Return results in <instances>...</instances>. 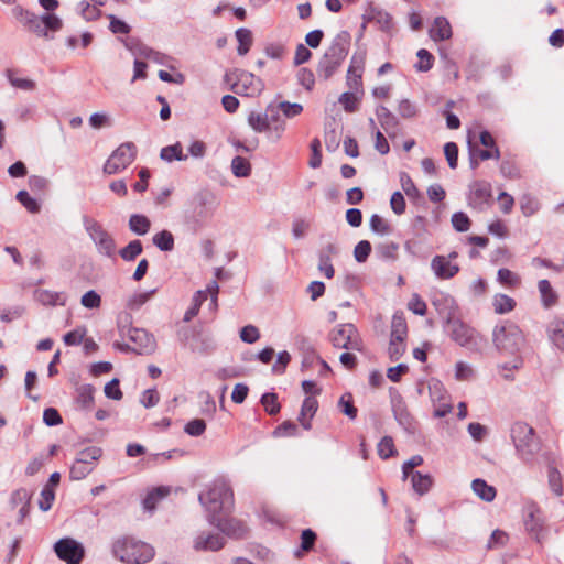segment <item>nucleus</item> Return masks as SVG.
<instances>
[{
  "label": "nucleus",
  "instance_id": "52",
  "mask_svg": "<svg viewBox=\"0 0 564 564\" xmlns=\"http://www.w3.org/2000/svg\"><path fill=\"white\" fill-rule=\"evenodd\" d=\"M394 443L392 437L384 436L378 444V454L381 458L388 459L395 454Z\"/></svg>",
  "mask_w": 564,
  "mask_h": 564
},
{
  "label": "nucleus",
  "instance_id": "53",
  "mask_svg": "<svg viewBox=\"0 0 564 564\" xmlns=\"http://www.w3.org/2000/svg\"><path fill=\"white\" fill-rule=\"evenodd\" d=\"M416 56L419 57V63L415 65L417 70L427 72L432 68L434 57L429 51L421 48Z\"/></svg>",
  "mask_w": 564,
  "mask_h": 564
},
{
  "label": "nucleus",
  "instance_id": "36",
  "mask_svg": "<svg viewBox=\"0 0 564 564\" xmlns=\"http://www.w3.org/2000/svg\"><path fill=\"white\" fill-rule=\"evenodd\" d=\"M102 449L97 446H89L77 453L76 459L86 465L96 466V462L101 457Z\"/></svg>",
  "mask_w": 564,
  "mask_h": 564
},
{
  "label": "nucleus",
  "instance_id": "60",
  "mask_svg": "<svg viewBox=\"0 0 564 564\" xmlns=\"http://www.w3.org/2000/svg\"><path fill=\"white\" fill-rule=\"evenodd\" d=\"M452 224L453 227L459 232H465L470 227V220L468 216L463 212H457L452 216Z\"/></svg>",
  "mask_w": 564,
  "mask_h": 564
},
{
  "label": "nucleus",
  "instance_id": "12",
  "mask_svg": "<svg viewBox=\"0 0 564 564\" xmlns=\"http://www.w3.org/2000/svg\"><path fill=\"white\" fill-rule=\"evenodd\" d=\"M137 156V147L132 142L120 144L104 165L107 174H117L128 167Z\"/></svg>",
  "mask_w": 564,
  "mask_h": 564
},
{
  "label": "nucleus",
  "instance_id": "23",
  "mask_svg": "<svg viewBox=\"0 0 564 564\" xmlns=\"http://www.w3.org/2000/svg\"><path fill=\"white\" fill-rule=\"evenodd\" d=\"M430 36L433 41H444L452 36V28L446 18H435L433 25L430 29Z\"/></svg>",
  "mask_w": 564,
  "mask_h": 564
},
{
  "label": "nucleus",
  "instance_id": "47",
  "mask_svg": "<svg viewBox=\"0 0 564 564\" xmlns=\"http://www.w3.org/2000/svg\"><path fill=\"white\" fill-rule=\"evenodd\" d=\"M275 107L286 118H294L303 111V106L299 102L281 101Z\"/></svg>",
  "mask_w": 564,
  "mask_h": 564
},
{
  "label": "nucleus",
  "instance_id": "25",
  "mask_svg": "<svg viewBox=\"0 0 564 564\" xmlns=\"http://www.w3.org/2000/svg\"><path fill=\"white\" fill-rule=\"evenodd\" d=\"M550 340L561 350L564 351V321L553 319L547 326Z\"/></svg>",
  "mask_w": 564,
  "mask_h": 564
},
{
  "label": "nucleus",
  "instance_id": "31",
  "mask_svg": "<svg viewBox=\"0 0 564 564\" xmlns=\"http://www.w3.org/2000/svg\"><path fill=\"white\" fill-rule=\"evenodd\" d=\"M511 361L502 362L498 365L501 377L508 381L514 379L513 371L519 370L523 366V359L521 356H511Z\"/></svg>",
  "mask_w": 564,
  "mask_h": 564
},
{
  "label": "nucleus",
  "instance_id": "56",
  "mask_svg": "<svg viewBox=\"0 0 564 564\" xmlns=\"http://www.w3.org/2000/svg\"><path fill=\"white\" fill-rule=\"evenodd\" d=\"M405 343L404 340H394L390 338L388 354L392 361L399 360L405 351Z\"/></svg>",
  "mask_w": 564,
  "mask_h": 564
},
{
  "label": "nucleus",
  "instance_id": "30",
  "mask_svg": "<svg viewBox=\"0 0 564 564\" xmlns=\"http://www.w3.org/2000/svg\"><path fill=\"white\" fill-rule=\"evenodd\" d=\"M411 482L414 491L422 496L431 489L433 479L430 475H423L420 471H415L412 473Z\"/></svg>",
  "mask_w": 564,
  "mask_h": 564
},
{
  "label": "nucleus",
  "instance_id": "51",
  "mask_svg": "<svg viewBox=\"0 0 564 564\" xmlns=\"http://www.w3.org/2000/svg\"><path fill=\"white\" fill-rule=\"evenodd\" d=\"M8 79L13 87L19 88L24 91H32L36 87V84L34 80L29 79V78H20L18 76H15L13 73L8 74Z\"/></svg>",
  "mask_w": 564,
  "mask_h": 564
},
{
  "label": "nucleus",
  "instance_id": "28",
  "mask_svg": "<svg viewBox=\"0 0 564 564\" xmlns=\"http://www.w3.org/2000/svg\"><path fill=\"white\" fill-rule=\"evenodd\" d=\"M151 227L150 219L140 214H133L129 218V229L139 236H144L149 232Z\"/></svg>",
  "mask_w": 564,
  "mask_h": 564
},
{
  "label": "nucleus",
  "instance_id": "59",
  "mask_svg": "<svg viewBox=\"0 0 564 564\" xmlns=\"http://www.w3.org/2000/svg\"><path fill=\"white\" fill-rule=\"evenodd\" d=\"M520 208L524 216H531L539 209V203L530 195H523L520 200Z\"/></svg>",
  "mask_w": 564,
  "mask_h": 564
},
{
  "label": "nucleus",
  "instance_id": "20",
  "mask_svg": "<svg viewBox=\"0 0 564 564\" xmlns=\"http://www.w3.org/2000/svg\"><path fill=\"white\" fill-rule=\"evenodd\" d=\"M34 299L44 306H64L66 304L67 296L63 292L40 289L34 291Z\"/></svg>",
  "mask_w": 564,
  "mask_h": 564
},
{
  "label": "nucleus",
  "instance_id": "37",
  "mask_svg": "<svg viewBox=\"0 0 564 564\" xmlns=\"http://www.w3.org/2000/svg\"><path fill=\"white\" fill-rule=\"evenodd\" d=\"M408 336L406 322L402 316L393 315L391 322V334L390 338L394 340H405Z\"/></svg>",
  "mask_w": 564,
  "mask_h": 564
},
{
  "label": "nucleus",
  "instance_id": "19",
  "mask_svg": "<svg viewBox=\"0 0 564 564\" xmlns=\"http://www.w3.org/2000/svg\"><path fill=\"white\" fill-rule=\"evenodd\" d=\"M224 546V539L220 534L197 535L194 540V547L197 551H218Z\"/></svg>",
  "mask_w": 564,
  "mask_h": 564
},
{
  "label": "nucleus",
  "instance_id": "58",
  "mask_svg": "<svg viewBox=\"0 0 564 564\" xmlns=\"http://www.w3.org/2000/svg\"><path fill=\"white\" fill-rule=\"evenodd\" d=\"M261 403L264 410L271 415L280 411V404L275 393H264L261 398Z\"/></svg>",
  "mask_w": 564,
  "mask_h": 564
},
{
  "label": "nucleus",
  "instance_id": "63",
  "mask_svg": "<svg viewBox=\"0 0 564 564\" xmlns=\"http://www.w3.org/2000/svg\"><path fill=\"white\" fill-rule=\"evenodd\" d=\"M55 494L54 490L46 485L41 491V499L39 501V507L42 511H47L51 509L52 503L54 501Z\"/></svg>",
  "mask_w": 564,
  "mask_h": 564
},
{
  "label": "nucleus",
  "instance_id": "14",
  "mask_svg": "<svg viewBox=\"0 0 564 564\" xmlns=\"http://www.w3.org/2000/svg\"><path fill=\"white\" fill-rule=\"evenodd\" d=\"M263 88L264 84L262 79L245 70L236 74V80L231 85V89L235 94L251 97L259 95Z\"/></svg>",
  "mask_w": 564,
  "mask_h": 564
},
{
  "label": "nucleus",
  "instance_id": "46",
  "mask_svg": "<svg viewBox=\"0 0 564 564\" xmlns=\"http://www.w3.org/2000/svg\"><path fill=\"white\" fill-rule=\"evenodd\" d=\"M338 406L341 412L347 415L350 420L357 417V408L354 405L351 393H345L338 401Z\"/></svg>",
  "mask_w": 564,
  "mask_h": 564
},
{
  "label": "nucleus",
  "instance_id": "44",
  "mask_svg": "<svg viewBox=\"0 0 564 564\" xmlns=\"http://www.w3.org/2000/svg\"><path fill=\"white\" fill-rule=\"evenodd\" d=\"M94 470V465H86L75 458L70 466L69 477L73 480H82Z\"/></svg>",
  "mask_w": 564,
  "mask_h": 564
},
{
  "label": "nucleus",
  "instance_id": "34",
  "mask_svg": "<svg viewBox=\"0 0 564 564\" xmlns=\"http://www.w3.org/2000/svg\"><path fill=\"white\" fill-rule=\"evenodd\" d=\"M160 158L166 162H172L173 160L185 161L188 155L183 153L181 143L176 142L175 144L162 148Z\"/></svg>",
  "mask_w": 564,
  "mask_h": 564
},
{
  "label": "nucleus",
  "instance_id": "6",
  "mask_svg": "<svg viewBox=\"0 0 564 564\" xmlns=\"http://www.w3.org/2000/svg\"><path fill=\"white\" fill-rule=\"evenodd\" d=\"M17 18L29 31L48 40L53 39L50 32H57L63 28L62 19L54 13L37 15L31 11L18 9Z\"/></svg>",
  "mask_w": 564,
  "mask_h": 564
},
{
  "label": "nucleus",
  "instance_id": "21",
  "mask_svg": "<svg viewBox=\"0 0 564 564\" xmlns=\"http://www.w3.org/2000/svg\"><path fill=\"white\" fill-rule=\"evenodd\" d=\"M268 113L270 119L269 131H271L273 139L278 141L282 138L286 129V122L281 118V112L279 109L273 105L268 106Z\"/></svg>",
  "mask_w": 564,
  "mask_h": 564
},
{
  "label": "nucleus",
  "instance_id": "11",
  "mask_svg": "<svg viewBox=\"0 0 564 564\" xmlns=\"http://www.w3.org/2000/svg\"><path fill=\"white\" fill-rule=\"evenodd\" d=\"M329 340L335 348L346 350H362V340L354 324L346 323L337 325L329 333Z\"/></svg>",
  "mask_w": 564,
  "mask_h": 564
},
{
  "label": "nucleus",
  "instance_id": "24",
  "mask_svg": "<svg viewBox=\"0 0 564 564\" xmlns=\"http://www.w3.org/2000/svg\"><path fill=\"white\" fill-rule=\"evenodd\" d=\"M95 388L91 384H82L76 389V403L85 411H88L94 405Z\"/></svg>",
  "mask_w": 564,
  "mask_h": 564
},
{
  "label": "nucleus",
  "instance_id": "35",
  "mask_svg": "<svg viewBox=\"0 0 564 564\" xmlns=\"http://www.w3.org/2000/svg\"><path fill=\"white\" fill-rule=\"evenodd\" d=\"M235 35L239 44L237 48L238 54L241 56L246 55L253 42L251 31L246 28H240L236 31Z\"/></svg>",
  "mask_w": 564,
  "mask_h": 564
},
{
  "label": "nucleus",
  "instance_id": "41",
  "mask_svg": "<svg viewBox=\"0 0 564 564\" xmlns=\"http://www.w3.org/2000/svg\"><path fill=\"white\" fill-rule=\"evenodd\" d=\"M169 494V490L163 487L151 490L143 499V508L148 511H153L156 503Z\"/></svg>",
  "mask_w": 564,
  "mask_h": 564
},
{
  "label": "nucleus",
  "instance_id": "18",
  "mask_svg": "<svg viewBox=\"0 0 564 564\" xmlns=\"http://www.w3.org/2000/svg\"><path fill=\"white\" fill-rule=\"evenodd\" d=\"M491 197V188L488 183L476 182L470 187L469 204L477 209H482Z\"/></svg>",
  "mask_w": 564,
  "mask_h": 564
},
{
  "label": "nucleus",
  "instance_id": "2",
  "mask_svg": "<svg viewBox=\"0 0 564 564\" xmlns=\"http://www.w3.org/2000/svg\"><path fill=\"white\" fill-rule=\"evenodd\" d=\"M200 505L207 512L209 523H216L217 518L227 513L234 506V494L225 481H215L198 496Z\"/></svg>",
  "mask_w": 564,
  "mask_h": 564
},
{
  "label": "nucleus",
  "instance_id": "29",
  "mask_svg": "<svg viewBox=\"0 0 564 564\" xmlns=\"http://www.w3.org/2000/svg\"><path fill=\"white\" fill-rule=\"evenodd\" d=\"M377 118L380 126L390 133L391 130H395L398 127V119L395 116L384 106L377 108Z\"/></svg>",
  "mask_w": 564,
  "mask_h": 564
},
{
  "label": "nucleus",
  "instance_id": "40",
  "mask_svg": "<svg viewBox=\"0 0 564 564\" xmlns=\"http://www.w3.org/2000/svg\"><path fill=\"white\" fill-rule=\"evenodd\" d=\"M492 305L497 314H506L514 308L516 302L506 294H497L494 297Z\"/></svg>",
  "mask_w": 564,
  "mask_h": 564
},
{
  "label": "nucleus",
  "instance_id": "7",
  "mask_svg": "<svg viewBox=\"0 0 564 564\" xmlns=\"http://www.w3.org/2000/svg\"><path fill=\"white\" fill-rule=\"evenodd\" d=\"M522 523L525 533L536 543L542 544L549 535V524L541 507L528 500L522 507Z\"/></svg>",
  "mask_w": 564,
  "mask_h": 564
},
{
  "label": "nucleus",
  "instance_id": "55",
  "mask_svg": "<svg viewBox=\"0 0 564 564\" xmlns=\"http://www.w3.org/2000/svg\"><path fill=\"white\" fill-rule=\"evenodd\" d=\"M17 199L30 212V213H39L40 205L39 203L32 198L26 191H20L17 194Z\"/></svg>",
  "mask_w": 564,
  "mask_h": 564
},
{
  "label": "nucleus",
  "instance_id": "17",
  "mask_svg": "<svg viewBox=\"0 0 564 564\" xmlns=\"http://www.w3.org/2000/svg\"><path fill=\"white\" fill-rule=\"evenodd\" d=\"M212 524L228 536L241 538L247 532V528L241 521L227 517V513L217 518L216 523Z\"/></svg>",
  "mask_w": 564,
  "mask_h": 564
},
{
  "label": "nucleus",
  "instance_id": "43",
  "mask_svg": "<svg viewBox=\"0 0 564 564\" xmlns=\"http://www.w3.org/2000/svg\"><path fill=\"white\" fill-rule=\"evenodd\" d=\"M143 251L140 240L130 241L124 248L119 251L120 257L124 261H133Z\"/></svg>",
  "mask_w": 564,
  "mask_h": 564
},
{
  "label": "nucleus",
  "instance_id": "48",
  "mask_svg": "<svg viewBox=\"0 0 564 564\" xmlns=\"http://www.w3.org/2000/svg\"><path fill=\"white\" fill-rule=\"evenodd\" d=\"M97 7L98 6H96L95 3H94V6H90L89 2L82 1L78 3L77 9H78L80 15L86 21H93V20H97L101 15V11Z\"/></svg>",
  "mask_w": 564,
  "mask_h": 564
},
{
  "label": "nucleus",
  "instance_id": "26",
  "mask_svg": "<svg viewBox=\"0 0 564 564\" xmlns=\"http://www.w3.org/2000/svg\"><path fill=\"white\" fill-rule=\"evenodd\" d=\"M248 124L258 133H262L269 131L270 129V119L268 109L265 112H256L252 111L248 116Z\"/></svg>",
  "mask_w": 564,
  "mask_h": 564
},
{
  "label": "nucleus",
  "instance_id": "45",
  "mask_svg": "<svg viewBox=\"0 0 564 564\" xmlns=\"http://www.w3.org/2000/svg\"><path fill=\"white\" fill-rule=\"evenodd\" d=\"M370 229L381 236L389 235L391 227L389 223L378 214H373L369 220Z\"/></svg>",
  "mask_w": 564,
  "mask_h": 564
},
{
  "label": "nucleus",
  "instance_id": "16",
  "mask_svg": "<svg viewBox=\"0 0 564 564\" xmlns=\"http://www.w3.org/2000/svg\"><path fill=\"white\" fill-rule=\"evenodd\" d=\"M217 207L216 197L209 192H202L195 197L194 214L199 220L209 218Z\"/></svg>",
  "mask_w": 564,
  "mask_h": 564
},
{
  "label": "nucleus",
  "instance_id": "13",
  "mask_svg": "<svg viewBox=\"0 0 564 564\" xmlns=\"http://www.w3.org/2000/svg\"><path fill=\"white\" fill-rule=\"evenodd\" d=\"M57 557L67 564H79L85 555L84 546L72 538H63L54 544Z\"/></svg>",
  "mask_w": 564,
  "mask_h": 564
},
{
  "label": "nucleus",
  "instance_id": "8",
  "mask_svg": "<svg viewBox=\"0 0 564 564\" xmlns=\"http://www.w3.org/2000/svg\"><path fill=\"white\" fill-rule=\"evenodd\" d=\"M511 440L521 459L528 462L540 451L535 431L525 422H514L510 430Z\"/></svg>",
  "mask_w": 564,
  "mask_h": 564
},
{
  "label": "nucleus",
  "instance_id": "32",
  "mask_svg": "<svg viewBox=\"0 0 564 564\" xmlns=\"http://www.w3.org/2000/svg\"><path fill=\"white\" fill-rule=\"evenodd\" d=\"M127 47L137 58L144 57L148 59H153L155 62L160 61L161 54L142 43H127Z\"/></svg>",
  "mask_w": 564,
  "mask_h": 564
},
{
  "label": "nucleus",
  "instance_id": "10",
  "mask_svg": "<svg viewBox=\"0 0 564 564\" xmlns=\"http://www.w3.org/2000/svg\"><path fill=\"white\" fill-rule=\"evenodd\" d=\"M127 322L129 316L127 314L120 316L118 321V329L121 337H127L132 341L135 347L133 350L139 354H150L155 348V339L145 329L130 327L127 329Z\"/></svg>",
  "mask_w": 564,
  "mask_h": 564
},
{
  "label": "nucleus",
  "instance_id": "4",
  "mask_svg": "<svg viewBox=\"0 0 564 564\" xmlns=\"http://www.w3.org/2000/svg\"><path fill=\"white\" fill-rule=\"evenodd\" d=\"M350 34L347 31L339 32L321 58L317 73L328 79L338 69L346 58L350 47Z\"/></svg>",
  "mask_w": 564,
  "mask_h": 564
},
{
  "label": "nucleus",
  "instance_id": "50",
  "mask_svg": "<svg viewBox=\"0 0 564 564\" xmlns=\"http://www.w3.org/2000/svg\"><path fill=\"white\" fill-rule=\"evenodd\" d=\"M509 541V534L500 529H496L487 543L488 549H498L505 546Z\"/></svg>",
  "mask_w": 564,
  "mask_h": 564
},
{
  "label": "nucleus",
  "instance_id": "27",
  "mask_svg": "<svg viewBox=\"0 0 564 564\" xmlns=\"http://www.w3.org/2000/svg\"><path fill=\"white\" fill-rule=\"evenodd\" d=\"M471 488L475 495L484 501L490 502L496 497L495 487L488 485L484 479L477 478L473 480Z\"/></svg>",
  "mask_w": 564,
  "mask_h": 564
},
{
  "label": "nucleus",
  "instance_id": "49",
  "mask_svg": "<svg viewBox=\"0 0 564 564\" xmlns=\"http://www.w3.org/2000/svg\"><path fill=\"white\" fill-rule=\"evenodd\" d=\"M475 377V370L474 368L464 362L458 361L455 365V379L458 381H469Z\"/></svg>",
  "mask_w": 564,
  "mask_h": 564
},
{
  "label": "nucleus",
  "instance_id": "3",
  "mask_svg": "<svg viewBox=\"0 0 564 564\" xmlns=\"http://www.w3.org/2000/svg\"><path fill=\"white\" fill-rule=\"evenodd\" d=\"M112 554L126 564H145L153 558L154 549L145 542L124 535L113 541Z\"/></svg>",
  "mask_w": 564,
  "mask_h": 564
},
{
  "label": "nucleus",
  "instance_id": "54",
  "mask_svg": "<svg viewBox=\"0 0 564 564\" xmlns=\"http://www.w3.org/2000/svg\"><path fill=\"white\" fill-rule=\"evenodd\" d=\"M80 304L89 310L99 308L101 305V297L96 291L90 290L82 296Z\"/></svg>",
  "mask_w": 564,
  "mask_h": 564
},
{
  "label": "nucleus",
  "instance_id": "9",
  "mask_svg": "<svg viewBox=\"0 0 564 564\" xmlns=\"http://www.w3.org/2000/svg\"><path fill=\"white\" fill-rule=\"evenodd\" d=\"M83 225L97 251L106 257H112L116 251V242L110 234L96 219L88 216L83 217Z\"/></svg>",
  "mask_w": 564,
  "mask_h": 564
},
{
  "label": "nucleus",
  "instance_id": "39",
  "mask_svg": "<svg viewBox=\"0 0 564 564\" xmlns=\"http://www.w3.org/2000/svg\"><path fill=\"white\" fill-rule=\"evenodd\" d=\"M152 241L161 251H171L174 248V237L169 230L155 234Z\"/></svg>",
  "mask_w": 564,
  "mask_h": 564
},
{
  "label": "nucleus",
  "instance_id": "62",
  "mask_svg": "<svg viewBox=\"0 0 564 564\" xmlns=\"http://www.w3.org/2000/svg\"><path fill=\"white\" fill-rule=\"evenodd\" d=\"M104 392L107 398L116 401L121 400L123 397L122 391L119 388V380L117 378H113L108 383H106Z\"/></svg>",
  "mask_w": 564,
  "mask_h": 564
},
{
  "label": "nucleus",
  "instance_id": "1",
  "mask_svg": "<svg viewBox=\"0 0 564 564\" xmlns=\"http://www.w3.org/2000/svg\"><path fill=\"white\" fill-rule=\"evenodd\" d=\"M443 301L446 312L440 307L438 299L433 300V305L445 316L451 338L462 347L471 351H480L486 344L485 338L462 321L454 318L452 310L454 308L455 301L453 297L443 296Z\"/></svg>",
  "mask_w": 564,
  "mask_h": 564
},
{
  "label": "nucleus",
  "instance_id": "57",
  "mask_svg": "<svg viewBox=\"0 0 564 564\" xmlns=\"http://www.w3.org/2000/svg\"><path fill=\"white\" fill-rule=\"evenodd\" d=\"M357 55H354L351 59V64L348 68V83L350 84L354 82L355 84L358 83V80L361 78V67H362V58L356 57Z\"/></svg>",
  "mask_w": 564,
  "mask_h": 564
},
{
  "label": "nucleus",
  "instance_id": "15",
  "mask_svg": "<svg viewBox=\"0 0 564 564\" xmlns=\"http://www.w3.org/2000/svg\"><path fill=\"white\" fill-rule=\"evenodd\" d=\"M431 269L441 280L452 279L459 272V265L449 261L445 256H435L431 261Z\"/></svg>",
  "mask_w": 564,
  "mask_h": 564
},
{
  "label": "nucleus",
  "instance_id": "61",
  "mask_svg": "<svg viewBox=\"0 0 564 564\" xmlns=\"http://www.w3.org/2000/svg\"><path fill=\"white\" fill-rule=\"evenodd\" d=\"M371 252V245L368 240L359 241L354 250V257L357 262H365Z\"/></svg>",
  "mask_w": 564,
  "mask_h": 564
},
{
  "label": "nucleus",
  "instance_id": "38",
  "mask_svg": "<svg viewBox=\"0 0 564 564\" xmlns=\"http://www.w3.org/2000/svg\"><path fill=\"white\" fill-rule=\"evenodd\" d=\"M543 305L547 308L553 306L557 301V295L552 289L551 283L547 280H541L538 284Z\"/></svg>",
  "mask_w": 564,
  "mask_h": 564
},
{
  "label": "nucleus",
  "instance_id": "64",
  "mask_svg": "<svg viewBox=\"0 0 564 564\" xmlns=\"http://www.w3.org/2000/svg\"><path fill=\"white\" fill-rule=\"evenodd\" d=\"M400 182L402 189L409 197H416L419 195V189L408 173H400Z\"/></svg>",
  "mask_w": 564,
  "mask_h": 564
},
{
  "label": "nucleus",
  "instance_id": "42",
  "mask_svg": "<svg viewBox=\"0 0 564 564\" xmlns=\"http://www.w3.org/2000/svg\"><path fill=\"white\" fill-rule=\"evenodd\" d=\"M231 171L237 177H247L251 173V165L247 159L237 155L231 161Z\"/></svg>",
  "mask_w": 564,
  "mask_h": 564
},
{
  "label": "nucleus",
  "instance_id": "5",
  "mask_svg": "<svg viewBox=\"0 0 564 564\" xmlns=\"http://www.w3.org/2000/svg\"><path fill=\"white\" fill-rule=\"evenodd\" d=\"M492 341L501 356H520L525 339L518 325L505 322L494 328Z\"/></svg>",
  "mask_w": 564,
  "mask_h": 564
},
{
  "label": "nucleus",
  "instance_id": "22",
  "mask_svg": "<svg viewBox=\"0 0 564 564\" xmlns=\"http://www.w3.org/2000/svg\"><path fill=\"white\" fill-rule=\"evenodd\" d=\"M318 409V402L314 397H306L302 403L299 421L305 430L312 427L311 420Z\"/></svg>",
  "mask_w": 564,
  "mask_h": 564
},
{
  "label": "nucleus",
  "instance_id": "33",
  "mask_svg": "<svg viewBox=\"0 0 564 564\" xmlns=\"http://www.w3.org/2000/svg\"><path fill=\"white\" fill-rule=\"evenodd\" d=\"M193 351H197L200 354H208L215 350L216 344L212 336L198 334L191 346Z\"/></svg>",
  "mask_w": 564,
  "mask_h": 564
}]
</instances>
